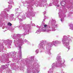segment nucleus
Returning <instances> with one entry per match:
<instances>
[{
	"label": "nucleus",
	"mask_w": 73,
	"mask_h": 73,
	"mask_svg": "<svg viewBox=\"0 0 73 73\" xmlns=\"http://www.w3.org/2000/svg\"><path fill=\"white\" fill-rule=\"evenodd\" d=\"M71 26H72V27H73V24H72L71 25Z\"/></svg>",
	"instance_id": "39448f33"
},
{
	"label": "nucleus",
	"mask_w": 73,
	"mask_h": 73,
	"mask_svg": "<svg viewBox=\"0 0 73 73\" xmlns=\"http://www.w3.org/2000/svg\"><path fill=\"white\" fill-rule=\"evenodd\" d=\"M70 26H71V27H72V26H71V25H70Z\"/></svg>",
	"instance_id": "0eeeda50"
},
{
	"label": "nucleus",
	"mask_w": 73,
	"mask_h": 73,
	"mask_svg": "<svg viewBox=\"0 0 73 73\" xmlns=\"http://www.w3.org/2000/svg\"><path fill=\"white\" fill-rule=\"evenodd\" d=\"M61 21H62V20L61 19Z\"/></svg>",
	"instance_id": "423d86ee"
},
{
	"label": "nucleus",
	"mask_w": 73,
	"mask_h": 73,
	"mask_svg": "<svg viewBox=\"0 0 73 73\" xmlns=\"http://www.w3.org/2000/svg\"><path fill=\"white\" fill-rule=\"evenodd\" d=\"M64 3L65 2H62L61 4V5H62V6H63V5H65Z\"/></svg>",
	"instance_id": "7ed1b4c3"
},
{
	"label": "nucleus",
	"mask_w": 73,
	"mask_h": 73,
	"mask_svg": "<svg viewBox=\"0 0 73 73\" xmlns=\"http://www.w3.org/2000/svg\"><path fill=\"white\" fill-rule=\"evenodd\" d=\"M7 25H9L10 26H12V23H11L10 22H9L8 23H7Z\"/></svg>",
	"instance_id": "f03ea898"
},
{
	"label": "nucleus",
	"mask_w": 73,
	"mask_h": 73,
	"mask_svg": "<svg viewBox=\"0 0 73 73\" xmlns=\"http://www.w3.org/2000/svg\"><path fill=\"white\" fill-rule=\"evenodd\" d=\"M57 42H58V41H56L55 42L53 41L52 42V44H53V45H54L56 44H57Z\"/></svg>",
	"instance_id": "f257e3e1"
},
{
	"label": "nucleus",
	"mask_w": 73,
	"mask_h": 73,
	"mask_svg": "<svg viewBox=\"0 0 73 73\" xmlns=\"http://www.w3.org/2000/svg\"><path fill=\"white\" fill-rule=\"evenodd\" d=\"M48 26V25H44V27H46Z\"/></svg>",
	"instance_id": "20e7f679"
}]
</instances>
